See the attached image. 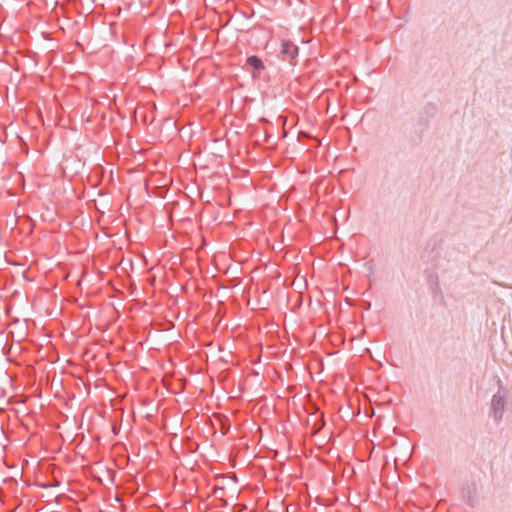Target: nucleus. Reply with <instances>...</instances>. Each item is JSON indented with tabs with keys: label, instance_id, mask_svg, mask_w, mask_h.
Listing matches in <instances>:
<instances>
[{
	"label": "nucleus",
	"instance_id": "nucleus-1",
	"mask_svg": "<svg viewBox=\"0 0 512 512\" xmlns=\"http://www.w3.org/2000/svg\"><path fill=\"white\" fill-rule=\"evenodd\" d=\"M506 408V392L500 388L491 399L490 416L496 423L502 421Z\"/></svg>",
	"mask_w": 512,
	"mask_h": 512
},
{
	"label": "nucleus",
	"instance_id": "nucleus-2",
	"mask_svg": "<svg viewBox=\"0 0 512 512\" xmlns=\"http://www.w3.org/2000/svg\"><path fill=\"white\" fill-rule=\"evenodd\" d=\"M281 54L288 59L293 60L298 56V47L290 41H283L281 45Z\"/></svg>",
	"mask_w": 512,
	"mask_h": 512
},
{
	"label": "nucleus",
	"instance_id": "nucleus-3",
	"mask_svg": "<svg viewBox=\"0 0 512 512\" xmlns=\"http://www.w3.org/2000/svg\"><path fill=\"white\" fill-rule=\"evenodd\" d=\"M246 64L258 72L264 69L262 60L255 55L249 56L246 60Z\"/></svg>",
	"mask_w": 512,
	"mask_h": 512
},
{
	"label": "nucleus",
	"instance_id": "nucleus-4",
	"mask_svg": "<svg viewBox=\"0 0 512 512\" xmlns=\"http://www.w3.org/2000/svg\"><path fill=\"white\" fill-rule=\"evenodd\" d=\"M467 502H468V504H469L470 506H472V507H473V506L475 505V502H476V501H475V498H474V497L469 496V497H468V501H467Z\"/></svg>",
	"mask_w": 512,
	"mask_h": 512
}]
</instances>
